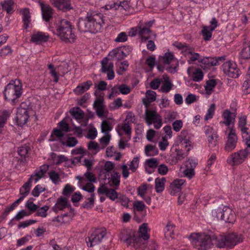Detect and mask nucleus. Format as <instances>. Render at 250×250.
I'll return each mask as SVG.
<instances>
[{"label":"nucleus","mask_w":250,"mask_h":250,"mask_svg":"<svg viewBox=\"0 0 250 250\" xmlns=\"http://www.w3.org/2000/svg\"><path fill=\"white\" fill-rule=\"evenodd\" d=\"M110 54L117 60L119 61L123 60L127 56V52L125 51L124 52V51L119 47L113 49Z\"/></svg>","instance_id":"nucleus-33"},{"label":"nucleus","mask_w":250,"mask_h":250,"mask_svg":"<svg viewBox=\"0 0 250 250\" xmlns=\"http://www.w3.org/2000/svg\"><path fill=\"white\" fill-rule=\"evenodd\" d=\"M10 112L9 110H2L0 112V125L4 127L8 118L9 117Z\"/></svg>","instance_id":"nucleus-45"},{"label":"nucleus","mask_w":250,"mask_h":250,"mask_svg":"<svg viewBox=\"0 0 250 250\" xmlns=\"http://www.w3.org/2000/svg\"><path fill=\"white\" fill-rule=\"evenodd\" d=\"M216 217L226 223H233L235 220V214L229 207L224 206L219 207L216 211Z\"/></svg>","instance_id":"nucleus-7"},{"label":"nucleus","mask_w":250,"mask_h":250,"mask_svg":"<svg viewBox=\"0 0 250 250\" xmlns=\"http://www.w3.org/2000/svg\"><path fill=\"white\" fill-rule=\"evenodd\" d=\"M93 106L99 117H106L105 114L107 111L106 110V106L104 104V99L103 97L100 96L96 97Z\"/></svg>","instance_id":"nucleus-13"},{"label":"nucleus","mask_w":250,"mask_h":250,"mask_svg":"<svg viewBox=\"0 0 250 250\" xmlns=\"http://www.w3.org/2000/svg\"><path fill=\"white\" fill-rule=\"evenodd\" d=\"M147 230V224L143 223L139 227V235L127 237L125 242L128 245H132L136 250H144L146 247V241L149 238Z\"/></svg>","instance_id":"nucleus-2"},{"label":"nucleus","mask_w":250,"mask_h":250,"mask_svg":"<svg viewBox=\"0 0 250 250\" xmlns=\"http://www.w3.org/2000/svg\"><path fill=\"white\" fill-rule=\"evenodd\" d=\"M246 80L243 83V91L246 94L250 93V65L246 77Z\"/></svg>","instance_id":"nucleus-39"},{"label":"nucleus","mask_w":250,"mask_h":250,"mask_svg":"<svg viewBox=\"0 0 250 250\" xmlns=\"http://www.w3.org/2000/svg\"><path fill=\"white\" fill-rule=\"evenodd\" d=\"M138 34L145 41H146L150 38L151 36L156 37V35L152 33L150 28L144 25H139L138 26Z\"/></svg>","instance_id":"nucleus-20"},{"label":"nucleus","mask_w":250,"mask_h":250,"mask_svg":"<svg viewBox=\"0 0 250 250\" xmlns=\"http://www.w3.org/2000/svg\"><path fill=\"white\" fill-rule=\"evenodd\" d=\"M213 30H211L209 27L205 26L202 30V34L203 38L206 41H209L212 36V32Z\"/></svg>","instance_id":"nucleus-48"},{"label":"nucleus","mask_w":250,"mask_h":250,"mask_svg":"<svg viewBox=\"0 0 250 250\" xmlns=\"http://www.w3.org/2000/svg\"><path fill=\"white\" fill-rule=\"evenodd\" d=\"M203 71L199 68H196L192 74V80L194 82H199L203 78Z\"/></svg>","instance_id":"nucleus-50"},{"label":"nucleus","mask_w":250,"mask_h":250,"mask_svg":"<svg viewBox=\"0 0 250 250\" xmlns=\"http://www.w3.org/2000/svg\"><path fill=\"white\" fill-rule=\"evenodd\" d=\"M146 207L145 204L142 201H137L133 203V212L134 218L137 219L138 218V213H142Z\"/></svg>","instance_id":"nucleus-31"},{"label":"nucleus","mask_w":250,"mask_h":250,"mask_svg":"<svg viewBox=\"0 0 250 250\" xmlns=\"http://www.w3.org/2000/svg\"><path fill=\"white\" fill-rule=\"evenodd\" d=\"M67 199L63 197L59 198L55 205L52 208V210L57 213L59 210H62L68 206Z\"/></svg>","instance_id":"nucleus-24"},{"label":"nucleus","mask_w":250,"mask_h":250,"mask_svg":"<svg viewBox=\"0 0 250 250\" xmlns=\"http://www.w3.org/2000/svg\"><path fill=\"white\" fill-rule=\"evenodd\" d=\"M185 182V181L183 179L174 180L170 185V194L174 195L179 193L181 190V187L184 184Z\"/></svg>","instance_id":"nucleus-23"},{"label":"nucleus","mask_w":250,"mask_h":250,"mask_svg":"<svg viewBox=\"0 0 250 250\" xmlns=\"http://www.w3.org/2000/svg\"><path fill=\"white\" fill-rule=\"evenodd\" d=\"M243 238L241 234L232 233L226 236H220L216 239V245L220 248H232L242 242Z\"/></svg>","instance_id":"nucleus-6"},{"label":"nucleus","mask_w":250,"mask_h":250,"mask_svg":"<svg viewBox=\"0 0 250 250\" xmlns=\"http://www.w3.org/2000/svg\"><path fill=\"white\" fill-rule=\"evenodd\" d=\"M149 185H147L146 184H143L140 187H139L137 188V193L141 197L144 198L146 193L147 188L149 186Z\"/></svg>","instance_id":"nucleus-54"},{"label":"nucleus","mask_w":250,"mask_h":250,"mask_svg":"<svg viewBox=\"0 0 250 250\" xmlns=\"http://www.w3.org/2000/svg\"><path fill=\"white\" fill-rule=\"evenodd\" d=\"M92 85V82L91 81H87L85 83H83L78 85L74 90V92L77 95H81L88 90Z\"/></svg>","instance_id":"nucleus-27"},{"label":"nucleus","mask_w":250,"mask_h":250,"mask_svg":"<svg viewBox=\"0 0 250 250\" xmlns=\"http://www.w3.org/2000/svg\"><path fill=\"white\" fill-rule=\"evenodd\" d=\"M21 13L22 16L23 26L25 29L29 27L31 22V15L29 8H25L21 10Z\"/></svg>","instance_id":"nucleus-28"},{"label":"nucleus","mask_w":250,"mask_h":250,"mask_svg":"<svg viewBox=\"0 0 250 250\" xmlns=\"http://www.w3.org/2000/svg\"><path fill=\"white\" fill-rule=\"evenodd\" d=\"M95 194H90V197L87 198L86 199L88 201H84L82 205L81 208L90 209L93 208L95 203Z\"/></svg>","instance_id":"nucleus-37"},{"label":"nucleus","mask_w":250,"mask_h":250,"mask_svg":"<svg viewBox=\"0 0 250 250\" xmlns=\"http://www.w3.org/2000/svg\"><path fill=\"white\" fill-rule=\"evenodd\" d=\"M139 158L138 157H134L129 165V169L133 172H135L139 167Z\"/></svg>","instance_id":"nucleus-53"},{"label":"nucleus","mask_w":250,"mask_h":250,"mask_svg":"<svg viewBox=\"0 0 250 250\" xmlns=\"http://www.w3.org/2000/svg\"><path fill=\"white\" fill-rule=\"evenodd\" d=\"M165 181L166 179L164 177L161 179L157 178L155 179V189L157 192H161L164 190Z\"/></svg>","instance_id":"nucleus-43"},{"label":"nucleus","mask_w":250,"mask_h":250,"mask_svg":"<svg viewBox=\"0 0 250 250\" xmlns=\"http://www.w3.org/2000/svg\"><path fill=\"white\" fill-rule=\"evenodd\" d=\"M120 174L117 172L114 173L110 178H108L109 182H111L115 187H118L120 183Z\"/></svg>","instance_id":"nucleus-47"},{"label":"nucleus","mask_w":250,"mask_h":250,"mask_svg":"<svg viewBox=\"0 0 250 250\" xmlns=\"http://www.w3.org/2000/svg\"><path fill=\"white\" fill-rule=\"evenodd\" d=\"M99 195L104 194L112 201H115L118 198V194L114 189L108 188L104 185L100 186L97 190Z\"/></svg>","instance_id":"nucleus-17"},{"label":"nucleus","mask_w":250,"mask_h":250,"mask_svg":"<svg viewBox=\"0 0 250 250\" xmlns=\"http://www.w3.org/2000/svg\"><path fill=\"white\" fill-rule=\"evenodd\" d=\"M21 87L19 80L11 81L4 88L3 95L5 100L12 104H15L21 95Z\"/></svg>","instance_id":"nucleus-3"},{"label":"nucleus","mask_w":250,"mask_h":250,"mask_svg":"<svg viewBox=\"0 0 250 250\" xmlns=\"http://www.w3.org/2000/svg\"><path fill=\"white\" fill-rule=\"evenodd\" d=\"M173 54L170 52H167L163 57H159L160 61H162L165 64H169L173 59Z\"/></svg>","instance_id":"nucleus-44"},{"label":"nucleus","mask_w":250,"mask_h":250,"mask_svg":"<svg viewBox=\"0 0 250 250\" xmlns=\"http://www.w3.org/2000/svg\"><path fill=\"white\" fill-rule=\"evenodd\" d=\"M48 176L52 182L55 184H57L60 181V175L54 170H52L48 173Z\"/></svg>","instance_id":"nucleus-51"},{"label":"nucleus","mask_w":250,"mask_h":250,"mask_svg":"<svg viewBox=\"0 0 250 250\" xmlns=\"http://www.w3.org/2000/svg\"><path fill=\"white\" fill-rule=\"evenodd\" d=\"M48 38V36L46 35L44 33L39 32L32 35L31 41L34 42L39 43L46 42Z\"/></svg>","instance_id":"nucleus-30"},{"label":"nucleus","mask_w":250,"mask_h":250,"mask_svg":"<svg viewBox=\"0 0 250 250\" xmlns=\"http://www.w3.org/2000/svg\"><path fill=\"white\" fill-rule=\"evenodd\" d=\"M241 57L244 59L250 58V41L244 43L243 48L240 53Z\"/></svg>","instance_id":"nucleus-35"},{"label":"nucleus","mask_w":250,"mask_h":250,"mask_svg":"<svg viewBox=\"0 0 250 250\" xmlns=\"http://www.w3.org/2000/svg\"><path fill=\"white\" fill-rule=\"evenodd\" d=\"M247 149H241L238 151L231 154L228 158L227 162L231 163L232 165H239L243 163L247 158L249 152Z\"/></svg>","instance_id":"nucleus-9"},{"label":"nucleus","mask_w":250,"mask_h":250,"mask_svg":"<svg viewBox=\"0 0 250 250\" xmlns=\"http://www.w3.org/2000/svg\"><path fill=\"white\" fill-rule=\"evenodd\" d=\"M1 4L2 9L6 11L8 15H11L15 11L14 9V2L13 0H5Z\"/></svg>","instance_id":"nucleus-29"},{"label":"nucleus","mask_w":250,"mask_h":250,"mask_svg":"<svg viewBox=\"0 0 250 250\" xmlns=\"http://www.w3.org/2000/svg\"><path fill=\"white\" fill-rule=\"evenodd\" d=\"M146 164L150 168H155L158 166V161L155 158H151L146 160Z\"/></svg>","instance_id":"nucleus-59"},{"label":"nucleus","mask_w":250,"mask_h":250,"mask_svg":"<svg viewBox=\"0 0 250 250\" xmlns=\"http://www.w3.org/2000/svg\"><path fill=\"white\" fill-rule=\"evenodd\" d=\"M106 234V231L104 228L95 230L88 237V242L86 241L87 246L92 247L99 244Z\"/></svg>","instance_id":"nucleus-10"},{"label":"nucleus","mask_w":250,"mask_h":250,"mask_svg":"<svg viewBox=\"0 0 250 250\" xmlns=\"http://www.w3.org/2000/svg\"><path fill=\"white\" fill-rule=\"evenodd\" d=\"M31 148L29 145L25 144L18 148V152L21 156V158L15 157L13 159V162H17L18 163H24L26 161V158L28 157V153Z\"/></svg>","instance_id":"nucleus-15"},{"label":"nucleus","mask_w":250,"mask_h":250,"mask_svg":"<svg viewBox=\"0 0 250 250\" xmlns=\"http://www.w3.org/2000/svg\"><path fill=\"white\" fill-rule=\"evenodd\" d=\"M104 18L101 13L88 11L85 19H81L79 20L78 28L81 32H89L95 34L101 32L104 24Z\"/></svg>","instance_id":"nucleus-1"},{"label":"nucleus","mask_w":250,"mask_h":250,"mask_svg":"<svg viewBox=\"0 0 250 250\" xmlns=\"http://www.w3.org/2000/svg\"><path fill=\"white\" fill-rule=\"evenodd\" d=\"M183 52L185 55H191V56L189 57V59L188 61L189 64H191L193 62L197 60L199 61L200 54L198 53L193 52L191 48L190 47L189 48L185 49Z\"/></svg>","instance_id":"nucleus-32"},{"label":"nucleus","mask_w":250,"mask_h":250,"mask_svg":"<svg viewBox=\"0 0 250 250\" xmlns=\"http://www.w3.org/2000/svg\"><path fill=\"white\" fill-rule=\"evenodd\" d=\"M45 188L42 187L40 185H37L32 191V195L36 197H38L40 193L45 191Z\"/></svg>","instance_id":"nucleus-56"},{"label":"nucleus","mask_w":250,"mask_h":250,"mask_svg":"<svg viewBox=\"0 0 250 250\" xmlns=\"http://www.w3.org/2000/svg\"><path fill=\"white\" fill-rule=\"evenodd\" d=\"M215 105L213 104L210 105L209 108L208 109L207 113L205 116V120L207 121L213 117L214 114Z\"/></svg>","instance_id":"nucleus-57"},{"label":"nucleus","mask_w":250,"mask_h":250,"mask_svg":"<svg viewBox=\"0 0 250 250\" xmlns=\"http://www.w3.org/2000/svg\"><path fill=\"white\" fill-rule=\"evenodd\" d=\"M191 147H188L186 149L187 152L185 153L182 150H179L176 148V157L174 160L172 161L175 163H177L178 161L182 160L188 154V152L190 150Z\"/></svg>","instance_id":"nucleus-41"},{"label":"nucleus","mask_w":250,"mask_h":250,"mask_svg":"<svg viewBox=\"0 0 250 250\" xmlns=\"http://www.w3.org/2000/svg\"><path fill=\"white\" fill-rule=\"evenodd\" d=\"M197 165V162L195 159H188L185 162V167L187 168H192L194 169Z\"/></svg>","instance_id":"nucleus-62"},{"label":"nucleus","mask_w":250,"mask_h":250,"mask_svg":"<svg viewBox=\"0 0 250 250\" xmlns=\"http://www.w3.org/2000/svg\"><path fill=\"white\" fill-rule=\"evenodd\" d=\"M204 132L207 137L208 147L214 148L218 145V135L216 131L210 126H206L204 127Z\"/></svg>","instance_id":"nucleus-11"},{"label":"nucleus","mask_w":250,"mask_h":250,"mask_svg":"<svg viewBox=\"0 0 250 250\" xmlns=\"http://www.w3.org/2000/svg\"><path fill=\"white\" fill-rule=\"evenodd\" d=\"M173 86V84L170 81L169 78H167L163 82L160 90L163 93H167L171 90Z\"/></svg>","instance_id":"nucleus-40"},{"label":"nucleus","mask_w":250,"mask_h":250,"mask_svg":"<svg viewBox=\"0 0 250 250\" xmlns=\"http://www.w3.org/2000/svg\"><path fill=\"white\" fill-rule=\"evenodd\" d=\"M145 154L147 156H153L157 155L158 153V150L157 148L151 145H146L145 147Z\"/></svg>","instance_id":"nucleus-42"},{"label":"nucleus","mask_w":250,"mask_h":250,"mask_svg":"<svg viewBox=\"0 0 250 250\" xmlns=\"http://www.w3.org/2000/svg\"><path fill=\"white\" fill-rule=\"evenodd\" d=\"M236 116V109L234 112H231L229 109L225 110L222 114L224 121L223 123L227 126H229L231 124L234 125L235 120Z\"/></svg>","instance_id":"nucleus-18"},{"label":"nucleus","mask_w":250,"mask_h":250,"mask_svg":"<svg viewBox=\"0 0 250 250\" xmlns=\"http://www.w3.org/2000/svg\"><path fill=\"white\" fill-rule=\"evenodd\" d=\"M127 40V36L125 32H122L119 33L117 38L114 40L116 42H123Z\"/></svg>","instance_id":"nucleus-61"},{"label":"nucleus","mask_w":250,"mask_h":250,"mask_svg":"<svg viewBox=\"0 0 250 250\" xmlns=\"http://www.w3.org/2000/svg\"><path fill=\"white\" fill-rule=\"evenodd\" d=\"M43 19L46 21H49L52 17L53 14V10L51 7L48 5L45 4L42 2H40Z\"/></svg>","instance_id":"nucleus-19"},{"label":"nucleus","mask_w":250,"mask_h":250,"mask_svg":"<svg viewBox=\"0 0 250 250\" xmlns=\"http://www.w3.org/2000/svg\"><path fill=\"white\" fill-rule=\"evenodd\" d=\"M247 124V117L245 115L242 116L239 118L238 128L240 129L242 133H246L247 135L248 133L247 130L248 128L245 127Z\"/></svg>","instance_id":"nucleus-36"},{"label":"nucleus","mask_w":250,"mask_h":250,"mask_svg":"<svg viewBox=\"0 0 250 250\" xmlns=\"http://www.w3.org/2000/svg\"><path fill=\"white\" fill-rule=\"evenodd\" d=\"M48 69L50 70V74L54 78V82L55 83L58 82L59 81V74L56 71L54 66L53 64H50L48 65Z\"/></svg>","instance_id":"nucleus-58"},{"label":"nucleus","mask_w":250,"mask_h":250,"mask_svg":"<svg viewBox=\"0 0 250 250\" xmlns=\"http://www.w3.org/2000/svg\"><path fill=\"white\" fill-rule=\"evenodd\" d=\"M118 89L120 90V92L124 95L129 93L131 90L129 86L126 85L125 84H122L121 85H119Z\"/></svg>","instance_id":"nucleus-63"},{"label":"nucleus","mask_w":250,"mask_h":250,"mask_svg":"<svg viewBox=\"0 0 250 250\" xmlns=\"http://www.w3.org/2000/svg\"><path fill=\"white\" fill-rule=\"evenodd\" d=\"M102 131L105 134H107L112 129V126L111 124L106 120H104L102 123L101 125Z\"/></svg>","instance_id":"nucleus-49"},{"label":"nucleus","mask_w":250,"mask_h":250,"mask_svg":"<svg viewBox=\"0 0 250 250\" xmlns=\"http://www.w3.org/2000/svg\"><path fill=\"white\" fill-rule=\"evenodd\" d=\"M222 68L224 73L230 77L236 78L239 76V70L233 62L227 61L224 62Z\"/></svg>","instance_id":"nucleus-12"},{"label":"nucleus","mask_w":250,"mask_h":250,"mask_svg":"<svg viewBox=\"0 0 250 250\" xmlns=\"http://www.w3.org/2000/svg\"><path fill=\"white\" fill-rule=\"evenodd\" d=\"M49 207L48 206H44L42 207L39 208L36 210V215L38 216H41L42 217H45L47 216V211L48 210Z\"/></svg>","instance_id":"nucleus-55"},{"label":"nucleus","mask_w":250,"mask_h":250,"mask_svg":"<svg viewBox=\"0 0 250 250\" xmlns=\"http://www.w3.org/2000/svg\"><path fill=\"white\" fill-rule=\"evenodd\" d=\"M29 116L28 113L27 105L25 103H22L17 109L15 121L17 125L22 126L28 121Z\"/></svg>","instance_id":"nucleus-8"},{"label":"nucleus","mask_w":250,"mask_h":250,"mask_svg":"<svg viewBox=\"0 0 250 250\" xmlns=\"http://www.w3.org/2000/svg\"><path fill=\"white\" fill-rule=\"evenodd\" d=\"M107 60L103 59L101 61L102 64V72L103 73H107V79L109 80H111L114 79L115 77L114 72L113 71V63L110 62L108 64L107 68L106 69L104 67V64H106Z\"/></svg>","instance_id":"nucleus-22"},{"label":"nucleus","mask_w":250,"mask_h":250,"mask_svg":"<svg viewBox=\"0 0 250 250\" xmlns=\"http://www.w3.org/2000/svg\"><path fill=\"white\" fill-rule=\"evenodd\" d=\"M83 190L90 193V194H94V191L95 188L94 185L91 183H87L82 188Z\"/></svg>","instance_id":"nucleus-64"},{"label":"nucleus","mask_w":250,"mask_h":250,"mask_svg":"<svg viewBox=\"0 0 250 250\" xmlns=\"http://www.w3.org/2000/svg\"><path fill=\"white\" fill-rule=\"evenodd\" d=\"M70 113L73 118L77 120H80L83 118V111L80 107H74L70 110Z\"/></svg>","instance_id":"nucleus-38"},{"label":"nucleus","mask_w":250,"mask_h":250,"mask_svg":"<svg viewBox=\"0 0 250 250\" xmlns=\"http://www.w3.org/2000/svg\"><path fill=\"white\" fill-rule=\"evenodd\" d=\"M145 115L146 121L148 125L152 124V123L157 122L158 119L161 117L155 110H149L148 108L146 109Z\"/></svg>","instance_id":"nucleus-21"},{"label":"nucleus","mask_w":250,"mask_h":250,"mask_svg":"<svg viewBox=\"0 0 250 250\" xmlns=\"http://www.w3.org/2000/svg\"><path fill=\"white\" fill-rule=\"evenodd\" d=\"M72 27L70 21L62 19L56 26V34L63 42L73 43L75 41L76 36L72 32Z\"/></svg>","instance_id":"nucleus-4"},{"label":"nucleus","mask_w":250,"mask_h":250,"mask_svg":"<svg viewBox=\"0 0 250 250\" xmlns=\"http://www.w3.org/2000/svg\"><path fill=\"white\" fill-rule=\"evenodd\" d=\"M237 137L235 133V130L231 128L228 137V140L226 142L224 149L227 152L232 151L236 146Z\"/></svg>","instance_id":"nucleus-14"},{"label":"nucleus","mask_w":250,"mask_h":250,"mask_svg":"<svg viewBox=\"0 0 250 250\" xmlns=\"http://www.w3.org/2000/svg\"><path fill=\"white\" fill-rule=\"evenodd\" d=\"M30 214V213H28L27 211L24 209H22L16 214V215L13 218V220H16L19 221L22 219L24 217L28 216Z\"/></svg>","instance_id":"nucleus-60"},{"label":"nucleus","mask_w":250,"mask_h":250,"mask_svg":"<svg viewBox=\"0 0 250 250\" xmlns=\"http://www.w3.org/2000/svg\"><path fill=\"white\" fill-rule=\"evenodd\" d=\"M146 98L143 99V103L146 108H148L150 104L156 100V93L154 91L148 90L146 92Z\"/></svg>","instance_id":"nucleus-25"},{"label":"nucleus","mask_w":250,"mask_h":250,"mask_svg":"<svg viewBox=\"0 0 250 250\" xmlns=\"http://www.w3.org/2000/svg\"><path fill=\"white\" fill-rule=\"evenodd\" d=\"M216 85L215 80L212 79L208 81L206 83V85L205 86L207 93L210 94Z\"/></svg>","instance_id":"nucleus-46"},{"label":"nucleus","mask_w":250,"mask_h":250,"mask_svg":"<svg viewBox=\"0 0 250 250\" xmlns=\"http://www.w3.org/2000/svg\"><path fill=\"white\" fill-rule=\"evenodd\" d=\"M50 1L55 7L63 12L73 9L71 0H50Z\"/></svg>","instance_id":"nucleus-16"},{"label":"nucleus","mask_w":250,"mask_h":250,"mask_svg":"<svg viewBox=\"0 0 250 250\" xmlns=\"http://www.w3.org/2000/svg\"><path fill=\"white\" fill-rule=\"evenodd\" d=\"M64 134L62 133V131L60 129L55 128L53 129V132L51 135V138L49 139L50 141H54L55 139L54 137H57L59 139H61L63 136Z\"/></svg>","instance_id":"nucleus-52"},{"label":"nucleus","mask_w":250,"mask_h":250,"mask_svg":"<svg viewBox=\"0 0 250 250\" xmlns=\"http://www.w3.org/2000/svg\"><path fill=\"white\" fill-rule=\"evenodd\" d=\"M188 131L187 130H183L179 136V141L181 143V146L187 148L188 147H191L190 141L188 138Z\"/></svg>","instance_id":"nucleus-26"},{"label":"nucleus","mask_w":250,"mask_h":250,"mask_svg":"<svg viewBox=\"0 0 250 250\" xmlns=\"http://www.w3.org/2000/svg\"><path fill=\"white\" fill-rule=\"evenodd\" d=\"M33 176H31L27 182H26L20 190V194L24 197L28 195L31 189V183L32 181Z\"/></svg>","instance_id":"nucleus-34"},{"label":"nucleus","mask_w":250,"mask_h":250,"mask_svg":"<svg viewBox=\"0 0 250 250\" xmlns=\"http://www.w3.org/2000/svg\"><path fill=\"white\" fill-rule=\"evenodd\" d=\"M188 238L193 246L198 250H207L213 245L212 238L206 233H192Z\"/></svg>","instance_id":"nucleus-5"}]
</instances>
